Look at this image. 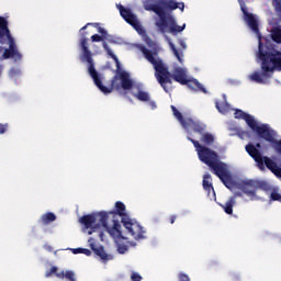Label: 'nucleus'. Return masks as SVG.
Returning a JSON list of instances; mask_svg holds the SVG:
<instances>
[{
  "mask_svg": "<svg viewBox=\"0 0 281 281\" xmlns=\"http://www.w3.org/2000/svg\"><path fill=\"white\" fill-rule=\"evenodd\" d=\"M89 25H92V27H97L99 34L103 38H106V36H109V33L106 32V30L100 26V23H87L83 27L80 29L82 36L80 40V47L83 52L82 58L85 61L88 63V74L92 78L95 87H98L99 91H101L102 93H113V90L120 91V89L130 91V89H133V80L131 79V75L122 70L120 59L115 54H113V50H111V47H109V44H106V42H103V49L106 52L108 56H111L114 60L116 65V75L112 78L110 87H106L102 83V77L99 75L98 70H95V64H93V57L91 55V50H89V38H87V33H82L85 32V30H87V27H89Z\"/></svg>",
  "mask_w": 281,
  "mask_h": 281,
  "instance_id": "obj_1",
  "label": "nucleus"
},
{
  "mask_svg": "<svg viewBox=\"0 0 281 281\" xmlns=\"http://www.w3.org/2000/svg\"><path fill=\"white\" fill-rule=\"evenodd\" d=\"M241 12L248 27H250V30H252V32L259 38L257 56L259 60H261V72H252L249 76V80L257 82V85H267V80L273 76L276 70L281 71V52L276 49V47H273L270 43H262V35L260 34L258 20L254 13H249V11L243 7Z\"/></svg>",
  "mask_w": 281,
  "mask_h": 281,
  "instance_id": "obj_2",
  "label": "nucleus"
},
{
  "mask_svg": "<svg viewBox=\"0 0 281 281\" xmlns=\"http://www.w3.org/2000/svg\"><path fill=\"white\" fill-rule=\"evenodd\" d=\"M148 49L146 46L140 45L139 50L142 52L145 60L149 61L155 69V78L162 87L164 91H172V80L179 82V85H188V74L186 69L177 67L173 69V72H169L168 67L164 64V59L159 58V45L155 44L153 41L147 42Z\"/></svg>",
  "mask_w": 281,
  "mask_h": 281,
  "instance_id": "obj_3",
  "label": "nucleus"
},
{
  "mask_svg": "<svg viewBox=\"0 0 281 281\" xmlns=\"http://www.w3.org/2000/svg\"><path fill=\"white\" fill-rule=\"evenodd\" d=\"M188 139L193 144L200 161L211 168L212 172L215 173L216 177H218L222 183H224L225 188H227L228 190H234V188H236V182L232 177L229 167H227V164L221 161V159L218 158V154L211 148L199 144V140H195L190 136L188 137Z\"/></svg>",
  "mask_w": 281,
  "mask_h": 281,
  "instance_id": "obj_4",
  "label": "nucleus"
},
{
  "mask_svg": "<svg viewBox=\"0 0 281 281\" xmlns=\"http://www.w3.org/2000/svg\"><path fill=\"white\" fill-rule=\"evenodd\" d=\"M0 54H2L3 60H8V58L21 60L23 58L16 48L10 29H8V20L3 16H0Z\"/></svg>",
  "mask_w": 281,
  "mask_h": 281,
  "instance_id": "obj_5",
  "label": "nucleus"
},
{
  "mask_svg": "<svg viewBox=\"0 0 281 281\" xmlns=\"http://www.w3.org/2000/svg\"><path fill=\"white\" fill-rule=\"evenodd\" d=\"M258 148H262V144L257 143L254 145L249 143L245 146L246 153L254 159V161H256L259 170H265L266 166V168H268L270 172L274 173L276 177H281V168L278 166V164L271 158L262 156V153H260V149Z\"/></svg>",
  "mask_w": 281,
  "mask_h": 281,
  "instance_id": "obj_6",
  "label": "nucleus"
},
{
  "mask_svg": "<svg viewBox=\"0 0 281 281\" xmlns=\"http://www.w3.org/2000/svg\"><path fill=\"white\" fill-rule=\"evenodd\" d=\"M80 223L83 225V229L89 234V236L98 232L101 225L105 228V232L111 229L109 226V213H106V211L83 215L80 218Z\"/></svg>",
  "mask_w": 281,
  "mask_h": 281,
  "instance_id": "obj_7",
  "label": "nucleus"
},
{
  "mask_svg": "<svg viewBox=\"0 0 281 281\" xmlns=\"http://www.w3.org/2000/svg\"><path fill=\"white\" fill-rule=\"evenodd\" d=\"M234 115L235 120H244L249 128H251V131L257 134L259 139H263V142L268 139L271 142V132L273 128H271L268 124L258 125L256 119L243 110H236Z\"/></svg>",
  "mask_w": 281,
  "mask_h": 281,
  "instance_id": "obj_8",
  "label": "nucleus"
},
{
  "mask_svg": "<svg viewBox=\"0 0 281 281\" xmlns=\"http://www.w3.org/2000/svg\"><path fill=\"white\" fill-rule=\"evenodd\" d=\"M158 16L159 21L156 22V26L158 27L159 32H161V34H166L168 30L171 34H179L186 30V24L182 26L177 25L175 18L167 16L166 11H162V13L158 14Z\"/></svg>",
  "mask_w": 281,
  "mask_h": 281,
  "instance_id": "obj_9",
  "label": "nucleus"
},
{
  "mask_svg": "<svg viewBox=\"0 0 281 281\" xmlns=\"http://www.w3.org/2000/svg\"><path fill=\"white\" fill-rule=\"evenodd\" d=\"M108 234L116 243L119 254H126L128 251V246L122 244V240H126V238L122 235V224H120V221H114L113 226L108 229Z\"/></svg>",
  "mask_w": 281,
  "mask_h": 281,
  "instance_id": "obj_10",
  "label": "nucleus"
},
{
  "mask_svg": "<svg viewBox=\"0 0 281 281\" xmlns=\"http://www.w3.org/2000/svg\"><path fill=\"white\" fill-rule=\"evenodd\" d=\"M121 223L132 236V238H134V240H144V238H146V236H144L146 232L144 231V227L139 225V223L133 222V220H130L128 217H123Z\"/></svg>",
  "mask_w": 281,
  "mask_h": 281,
  "instance_id": "obj_11",
  "label": "nucleus"
},
{
  "mask_svg": "<svg viewBox=\"0 0 281 281\" xmlns=\"http://www.w3.org/2000/svg\"><path fill=\"white\" fill-rule=\"evenodd\" d=\"M120 14L128 23L138 32V34H142L144 32V29H142V24H139V21L137 20V16L133 14V11L131 9L124 8V5H119Z\"/></svg>",
  "mask_w": 281,
  "mask_h": 281,
  "instance_id": "obj_12",
  "label": "nucleus"
},
{
  "mask_svg": "<svg viewBox=\"0 0 281 281\" xmlns=\"http://www.w3.org/2000/svg\"><path fill=\"white\" fill-rule=\"evenodd\" d=\"M238 189L244 192L246 196H250V199H255L256 193L258 192V187H256V180L241 181L238 184Z\"/></svg>",
  "mask_w": 281,
  "mask_h": 281,
  "instance_id": "obj_13",
  "label": "nucleus"
},
{
  "mask_svg": "<svg viewBox=\"0 0 281 281\" xmlns=\"http://www.w3.org/2000/svg\"><path fill=\"white\" fill-rule=\"evenodd\" d=\"M115 210L116 211L106 212L108 220H109V216H112L113 225H115V221H117L116 220L117 216H121L122 218H128V215L126 214V205L123 202L117 201L115 203Z\"/></svg>",
  "mask_w": 281,
  "mask_h": 281,
  "instance_id": "obj_14",
  "label": "nucleus"
},
{
  "mask_svg": "<svg viewBox=\"0 0 281 281\" xmlns=\"http://www.w3.org/2000/svg\"><path fill=\"white\" fill-rule=\"evenodd\" d=\"M90 245V249L94 251L95 256H99L101 258L102 262H109V260H113V256L106 254V250H104L103 246L95 247V243H93V238H89L88 240Z\"/></svg>",
  "mask_w": 281,
  "mask_h": 281,
  "instance_id": "obj_15",
  "label": "nucleus"
},
{
  "mask_svg": "<svg viewBox=\"0 0 281 281\" xmlns=\"http://www.w3.org/2000/svg\"><path fill=\"white\" fill-rule=\"evenodd\" d=\"M52 276H56L59 280L71 281V270L58 271V267L53 266L45 272V278H52Z\"/></svg>",
  "mask_w": 281,
  "mask_h": 281,
  "instance_id": "obj_16",
  "label": "nucleus"
},
{
  "mask_svg": "<svg viewBox=\"0 0 281 281\" xmlns=\"http://www.w3.org/2000/svg\"><path fill=\"white\" fill-rule=\"evenodd\" d=\"M182 127L186 128L187 131L189 128H192V131H194V133H200L201 135H203V133L205 131V127L201 123H199L190 117H187V121L182 125Z\"/></svg>",
  "mask_w": 281,
  "mask_h": 281,
  "instance_id": "obj_17",
  "label": "nucleus"
},
{
  "mask_svg": "<svg viewBox=\"0 0 281 281\" xmlns=\"http://www.w3.org/2000/svg\"><path fill=\"white\" fill-rule=\"evenodd\" d=\"M160 5L162 8V10H183V8H186V5L183 3H181V7H179V3L175 0H161L160 1Z\"/></svg>",
  "mask_w": 281,
  "mask_h": 281,
  "instance_id": "obj_18",
  "label": "nucleus"
},
{
  "mask_svg": "<svg viewBox=\"0 0 281 281\" xmlns=\"http://www.w3.org/2000/svg\"><path fill=\"white\" fill-rule=\"evenodd\" d=\"M234 205H236V196H231L225 204H220V207L224 210L225 214H234Z\"/></svg>",
  "mask_w": 281,
  "mask_h": 281,
  "instance_id": "obj_19",
  "label": "nucleus"
},
{
  "mask_svg": "<svg viewBox=\"0 0 281 281\" xmlns=\"http://www.w3.org/2000/svg\"><path fill=\"white\" fill-rule=\"evenodd\" d=\"M186 85L192 91H201L202 93H207V89H205V87H203V85H201V82H199V80L196 79H188V82Z\"/></svg>",
  "mask_w": 281,
  "mask_h": 281,
  "instance_id": "obj_20",
  "label": "nucleus"
},
{
  "mask_svg": "<svg viewBox=\"0 0 281 281\" xmlns=\"http://www.w3.org/2000/svg\"><path fill=\"white\" fill-rule=\"evenodd\" d=\"M202 186L207 194L214 192V184L212 183V176L210 173L203 176Z\"/></svg>",
  "mask_w": 281,
  "mask_h": 281,
  "instance_id": "obj_21",
  "label": "nucleus"
},
{
  "mask_svg": "<svg viewBox=\"0 0 281 281\" xmlns=\"http://www.w3.org/2000/svg\"><path fill=\"white\" fill-rule=\"evenodd\" d=\"M56 214L53 212H47L42 214L41 218H40V223H42V225H49L52 223H54V221H56Z\"/></svg>",
  "mask_w": 281,
  "mask_h": 281,
  "instance_id": "obj_22",
  "label": "nucleus"
},
{
  "mask_svg": "<svg viewBox=\"0 0 281 281\" xmlns=\"http://www.w3.org/2000/svg\"><path fill=\"white\" fill-rule=\"evenodd\" d=\"M133 97L139 100V102H150V94L142 90V88H138V91L133 93Z\"/></svg>",
  "mask_w": 281,
  "mask_h": 281,
  "instance_id": "obj_23",
  "label": "nucleus"
},
{
  "mask_svg": "<svg viewBox=\"0 0 281 281\" xmlns=\"http://www.w3.org/2000/svg\"><path fill=\"white\" fill-rule=\"evenodd\" d=\"M256 188L257 190H262L263 192H271L273 187L265 180H256Z\"/></svg>",
  "mask_w": 281,
  "mask_h": 281,
  "instance_id": "obj_24",
  "label": "nucleus"
},
{
  "mask_svg": "<svg viewBox=\"0 0 281 281\" xmlns=\"http://www.w3.org/2000/svg\"><path fill=\"white\" fill-rule=\"evenodd\" d=\"M145 10H147L148 12H155V14H157V16H159V14H161L165 11L164 7H161L160 2H159V4H147L145 7Z\"/></svg>",
  "mask_w": 281,
  "mask_h": 281,
  "instance_id": "obj_25",
  "label": "nucleus"
},
{
  "mask_svg": "<svg viewBox=\"0 0 281 281\" xmlns=\"http://www.w3.org/2000/svg\"><path fill=\"white\" fill-rule=\"evenodd\" d=\"M171 111L175 117L178 120V122H180L181 126H183L186 122H188V119L183 117V114H181V112L177 109V106L171 105Z\"/></svg>",
  "mask_w": 281,
  "mask_h": 281,
  "instance_id": "obj_26",
  "label": "nucleus"
},
{
  "mask_svg": "<svg viewBox=\"0 0 281 281\" xmlns=\"http://www.w3.org/2000/svg\"><path fill=\"white\" fill-rule=\"evenodd\" d=\"M215 106L220 113H229L231 106L226 100H224L223 102H216Z\"/></svg>",
  "mask_w": 281,
  "mask_h": 281,
  "instance_id": "obj_27",
  "label": "nucleus"
},
{
  "mask_svg": "<svg viewBox=\"0 0 281 281\" xmlns=\"http://www.w3.org/2000/svg\"><path fill=\"white\" fill-rule=\"evenodd\" d=\"M201 142L205 144V146H212V144H214V135L204 133L201 136Z\"/></svg>",
  "mask_w": 281,
  "mask_h": 281,
  "instance_id": "obj_28",
  "label": "nucleus"
},
{
  "mask_svg": "<svg viewBox=\"0 0 281 281\" xmlns=\"http://www.w3.org/2000/svg\"><path fill=\"white\" fill-rule=\"evenodd\" d=\"M270 192V201H278L279 203H281V194L279 192V189L273 187Z\"/></svg>",
  "mask_w": 281,
  "mask_h": 281,
  "instance_id": "obj_29",
  "label": "nucleus"
},
{
  "mask_svg": "<svg viewBox=\"0 0 281 281\" xmlns=\"http://www.w3.org/2000/svg\"><path fill=\"white\" fill-rule=\"evenodd\" d=\"M169 47L173 53V56H176V58L179 60V63H183V59L181 58V53H179V49H177V46H175V43L169 41Z\"/></svg>",
  "mask_w": 281,
  "mask_h": 281,
  "instance_id": "obj_30",
  "label": "nucleus"
},
{
  "mask_svg": "<svg viewBox=\"0 0 281 281\" xmlns=\"http://www.w3.org/2000/svg\"><path fill=\"white\" fill-rule=\"evenodd\" d=\"M271 36H272V41L274 43H279L280 44L281 43V29L277 27V29L272 30Z\"/></svg>",
  "mask_w": 281,
  "mask_h": 281,
  "instance_id": "obj_31",
  "label": "nucleus"
},
{
  "mask_svg": "<svg viewBox=\"0 0 281 281\" xmlns=\"http://www.w3.org/2000/svg\"><path fill=\"white\" fill-rule=\"evenodd\" d=\"M272 5H273L277 14H279V16H281V0H272Z\"/></svg>",
  "mask_w": 281,
  "mask_h": 281,
  "instance_id": "obj_32",
  "label": "nucleus"
},
{
  "mask_svg": "<svg viewBox=\"0 0 281 281\" xmlns=\"http://www.w3.org/2000/svg\"><path fill=\"white\" fill-rule=\"evenodd\" d=\"M91 41H92V43H100V42L104 41V37L102 35L94 34L91 36Z\"/></svg>",
  "mask_w": 281,
  "mask_h": 281,
  "instance_id": "obj_33",
  "label": "nucleus"
},
{
  "mask_svg": "<svg viewBox=\"0 0 281 281\" xmlns=\"http://www.w3.org/2000/svg\"><path fill=\"white\" fill-rule=\"evenodd\" d=\"M131 280L132 281H142V274H139L137 272H132Z\"/></svg>",
  "mask_w": 281,
  "mask_h": 281,
  "instance_id": "obj_34",
  "label": "nucleus"
},
{
  "mask_svg": "<svg viewBox=\"0 0 281 281\" xmlns=\"http://www.w3.org/2000/svg\"><path fill=\"white\" fill-rule=\"evenodd\" d=\"M8 131V123L1 124L0 123V135H3Z\"/></svg>",
  "mask_w": 281,
  "mask_h": 281,
  "instance_id": "obj_35",
  "label": "nucleus"
},
{
  "mask_svg": "<svg viewBox=\"0 0 281 281\" xmlns=\"http://www.w3.org/2000/svg\"><path fill=\"white\" fill-rule=\"evenodd\" d=\"M83 250H85V248H72L71 252L72 254H82Z\"/></svg>",
  "mask_w": 281,
  "mask_h": 281,
  "instance_id": "obj_36",
  "label": "nucleus"
},
{
  "mask_svg": "<svg viewBox=\"0 0 281 281\" xmlns=\"http://www.w3.org/2000/svg\"><path fill=\"white\" fill-rule=\"evenodd\" d=\"M177 221V215H171L170 217H169V223L171 224V225H173V223Z\"/></svg>",
  "mask_w": 281,
  "mask_h": 281,
  "instance_id": "obj_37",
  "label": "nucleus"
},
{
  "mask_svg": "<svg viewBox=\"0 0 281 281\" xmlns=\"http://www.w3.org/2000/svg\"><path fill=\"white\" fill-rule=\"evenodd\" d=\"M147 102H149V106H151V109H157V103L155 101H150L149 99Z\"/></svg>",
  "mask_w": 281,
  "mask_h": 281,
  "instance_id": "obj_38",
  "label": "nucleus"
},
{
  "mask_svg": "<svg viewBox=\"0 0 281 281\" xmlns=\"http://www.w3.org/2000/svg\"><path fill=\"white\" fill-rule=\"evenodd\" d=\"M44 249H46V251H54V248L50 245H44Z\"/></svg>",
  "mask_w": 281,
  "mask_h": 281,
  "instance_id": "obj_39",
  "label": "nucleus"
},
{
  "mask_svg": "<svg viewBox=\"0 0 281 281\" xmlns=\"http://www.w3.org/2000/svg\"><path fill=\"white\" fill-rule=\"evenodd\" d=\"M179 44H180V47H182V49H186L187 45H186V42H183V40H179Z\"/></svg>",
  "mask_w": 281,
  "mask_h": 281,
  "instance_id": "obj_40",
  "label": "nucleus"
},
{
  "mask_svg": "<svg viewBox=\"0 0 281 281\" xmlns=\"http://www.w3.org/2000/svg\"><path fill=\"white\" fill-rule=\"evenodd\" d=\"M82 254H85V256H91V250L83 248Z\"/></svg>",
  "mask_w": 281,
  "mask_h": 281,
  "instance_id": "obj_41",
  "label": "nucleus"
},
{
  "mask_svg": "<svg viewBox=\"0 0 281 281\" xmlns=\"http://www.w3.org/2000/svg\"><path fill=\"white\" fill-rule=\"evenodd\" d=\"M236 196H243V194L241 193H235V199H236Z\"/></svg>",
  "mask_w": 281,
  "mask_h": 281,
  "instance_id": "obj_42",
  "label": "nucleus"
},
{
  "mask_svg": "<svg viewBox=\"0 0 281 281\" xmlns=\"http://www.w3.org/2000/svg\"><path fill=\"white\" fill-rule=\"evenodd\" d=\"M71 281H76V278H74V272H71Z\"/></svg>",
  "mask_w": 281,
  "mask_h": 281,
  "instance_id": "obj_43",
  "label": "nucleus"
}]
</instances>
